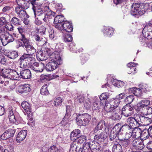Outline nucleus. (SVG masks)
<instances>
[{"instance_id":"obj_61","label":"nucleus","mask_w":152,"mask_h":152,"mask_svg":"<svg viewBox=\"0 0 152 152\" xmlns=\"http://www.w3.org/2000/svg\"><path fill=\"white\" fill-rule=\"evenodd\" d=\"M148 40V39H146L144 38L142 39V40L141 39L140 41L143 45L149 47L150 46L149 45Z\"/></svg>"},{"instance_id":"obj_45","label":"nucleus","mask_w":152,"mask_h":152,"mask_svg":"<svg viewBox=\"0 0 152 152\" xmlns=\"http://www.w3.org/2000/svg\"><path fill=\"white\" fill-rule=\"evenodd\" d=\"M130 89L135 96H139L141 94L142 92L140 88L134 87L130 88Z\"/></svg>"},{"instance_id":"obj_38","label":"nucleus","mask_w":152,"mask_h":152,"mask_svg":"<svg viewBox=\"0 0 152 152\" xmlns=\"http://www.w3.org/2000/svg\"><path fill=\"white\" fill-rule=\"evenodd\" d=\"M11 23L13 25L18 26L21 25V21L18 18L14 16L13 17L11 20Z\"/></svg>"},{"instance_id":"obj_44","label":"nucleus","mask_w":152,"mask_h":152,"mask_svg":"<svg viewBox=\"0 0 152 152\" xmlns=\"http://www.w3.org/2000/svg\"><path fill=\"white\" fill-rule=\"evenodd\" d=\"M152 118L149 117H145L143 116L142 124L145 125L150 124L152 121Z\"/></svg>"},{"instance_id":"obj_59","label":"nucleus","mask_w":152,"mask_h":152,"mask_svg":"<svg viewBox=\"0 0 152 152\" xmlns=\"http://www.w3.org/2000/svg\"><path fill=\"white\" fill-rule=\"evenodd\" d=\"M148 129H145L142 131H141V137L146 138L149 135Z\"/></svg>"},{"instance_id":"obj_48","label":"nucleus","mask_w":152,"mask_h":152,"mask_svg":"<svg viewBox=\"0 0 152 152\" xmlns=\"http://www.w3.org/2000/svg\"><path fill=\"white\" fill-rule=\"evenodd\" d=\"M46 28L44 26H42L39 28L37 29L38 34L42 35L45 34Z\"/></svg>"},{"instance_id":"obj_21","label":"nucleus","mask_w":152,"mask_h":152,"mask_svg":"<svg viewBox=\"0 0 152 152\" xmlns=\"http://www.w3.org/2000/svg\"><path fill=\"white\" fill-rule=\"evenodd\" d=\"M31 91L30 86L28 84H25L24 85H20L18 88V91L21 94L26 93Z\"/></svg>"},{"instance_id":"obj_14","label":"nucleus","mask_w":152,"mask_h":152,"mask_svg":"<svg viewBox=\"0 0 152 152\" xmlns=\"http://www.w3.org/2000/svg\"><path fill=\"white\" fill-rule=\"evenodd\" d=\"M63 15H58L54 18V22L55 24V27L58 29H61V26L63 23L65 21Z\"/></svg>"},{"instance_id":"obj_29","label":"nucleus","mask_w":152,"mask_h":152,"mask_svg":"<svg viewBox=\"0 0 152 152\" xmlns=\"http://www.w3.org/2000/svg\"><path fill=\"white\" fill-rule=\"evenodd\" d=\"M113 131L117 132L118 134H121L122 133V126L121 124H116L112 129Z\"/></svg>"},{"instance_id":"obj_11","label":"nucleus","mask_w":152,"mask_h":152,"mask_svg":"<svg viewBox=\"0 0 152 152\" xmlns=\"http://www.w3.org/2000/svg\"><path fill=\"white\" fill-rule=\"evenodd\" d=\"M16 129L14 127L10 128L6 130L1 135V138L3 140H6L14 136Z\"/></svg>"},{"instance_id":"obj_40","label":"nucleus","mask_w":152,"mask_h":152,"mask_svg":"<svg viewBox=\"0 0 152 152\" xmlns=\"http://www.w3.org/2000/svg\"><path fill=\"white\" fill-rule=\"evenodd\" d=\"M112 152H123L122 147L118 143L115 144L112 148Z\"/></svg>"},{"instance_id":"obj_19","label":"nucleus","mask_w":152,"mask_h":152,"mask_svg":"<svg viewBox=\"0 0 152 152\" xmlns=\"http://www.w3.org/2000/svg\"><path fill=\"white\" fill-rule=\"evenodd\" d=\"M77 142L81 145H82V147H83L84 145L85 146H87L89 147L90 149H93L91 146L88 143H86V137L85 135H83L77 137Z\"/></svg>"},{"instance_id":"obj_2","label":"nucleus","mask_w":152,"mask_h":152,"mask_svg":"<svg viewBox=\"0 0 152 152\" xmlns=\"http://www.w3.org/2000/svg\"><path fill=\"white\" fill-rule=\"evenodd\" d=\"M105 125V121L102 120L94 129L93 132L95 135L94 137L95 140L102 141L104 140L107 137V136L105 135L106 133L102 131V129Z\"/></svg>"},{"instance_id":"obj_18","label":"nucleus","mask_w":152,"mask_h":152,"mask_svg":"<svg viewBox=\"0 0 152 152\" xmlns=\"http://www.w3.org/2000/svg\"><path fill=\"white\" fill-rule=\"evenodd\" d=\"M150 104V101L147 100H142L138 103L136 107V110L137 111H142V109L147 107Z\"/></svg>"},{"instance_id":"obj_23","label":"nucleus","mask_w":152,"mask_h":152,"mask_svg":"<svg viewBox=\"0 0 152 152\" xmlns=\"http://www.w3.org/2000/svg\"><path fill=\"white\" fill-rule=\"evenodd\" d=\"M20 9H27L29 7V3L26 0H16Z\"/></svg>"},{"instance_id":"obj_64","label":"nucleus","mask_w":152,"mask_h":152,"mask_svg":"<svg viewBox=\"0 0 152 152\" xmlns=\"http://www.w3.org/2000/svg\"><path fill=\"white\" fill-rule=\"evenodd\" d=\"M43 53V51L42 49L41 51H39L38 54V56L40 57V59L41 60L42 59L44 60V58L46 57L45 54Z\"/></svg>"},{"instance_id":"obj_51","label":"nucleus","mask_w":152,"mask_h":152,"mask_svg":"<svg viewBox=\"0 0 152 152\" xmlns=\"http://www.w3.org/2000/svg\"><path fill=\"white\" fill-rule=\"evenodd\" d=\"M64 40L65 42H70L72 41V37L70 34H67L64 35Z\"/></svg>"},{"instance_id":"obj_27","label":"nucleus","mask_w":152,"mask_h":152,"mask_svg":"<svg viewBox=\"0 0 152 152\" xmlns=\"http://www.w3.org/2000/svg\"><path fill=\"white\" fill-rule=\"evenodd\" d=\"M23 108L27 114H31V111L30 104L27 102H23L21 104Z\"/></svg>"},{"instance_id":"obj_50","label":"nucleus","mask_w":152,"mask_h":152,"mask_svg":"<svg viewBox=\"0 0 152 152\" xmlns=\"http://www.w3.org/2000/svg\"><path fill=\"white\" fill-rule=\"evenodd\" d=\"M143 28L152 32V20L146 23Z\"/></svg>"},{"instance_id":"obj_34","label":"nucleus","mask_w":152,"mask_h":152,"mask_svg":"<svg viewBox=\"0 0 152 152\" xmlns=\"http://www.w3.org/2000/svg\"><path fill=\"white\" fill-rule=\"evenodd\" d=\"M133 133V137L135 138L136 137H138L141 136V129L138 127H134L132 129Z\"/></svg>"},{"instance_id":"obj_43","label":"nucleus","mask_w":152,"mask_h":152,"mask_svg":"<svg viewBox=\"0 0 152 152\" xmlns=\"http://www.w3.org/2000/svg\"><path fill=\"white\" fill-rule=\"evenodd\" d=\"M143 111L145 113H146V115H150L149 116L152 118V108L149 106L144 108L142 109V111Z\"/></svg>"},{"instance_id":"obj_42","label":"nucleus","mask_w":152,"mask_h":152,"mask_svg":"<svg viewBox=\"0 0 152 152\" xmlns=\"http://www.w3.org/2000/svg\"><path fill=\"white\" fill-rule=\"evenodd\" d=\"M48 86L47 84L44 85L40 89V92L41 94L43 95H48L49 94V92L47 89Z\"/></svg>"},{"instance_id":"obj_35","label":"nucleus","mask_w":152,"mask_h":152,"mask_svg":"<svg viewBox=\"0 0 152 152\" xmlns=\"http://www.w3.org/2000/svg\"><path fill=\"white\" fill-rule=\"evenodd\" d=\"M77 142H74L71 145L70 151H72L73 152H79L80 150H81V147H80L79 148L78 150H77V148H79V147L77 145Z\"/></svg>"},{"instance_id":"obj_54","label":"nucleus","mask_w":152,"mask_h":152,"mask_svg":"<svg viewBox=\"0 0 152 152\" xmlns=\"http://www.w3.org/2000/svg\"><path fill=\"white\" fill-rule=\"evenodd\" d=\"M62 102L61 98L59 97L55 99L53 102V104L54 106L57 107L60 105Z\"/></svg>"},{"instance_id":"obj_5","label":"nucleus","mask_w":152,"mask_h":152,"mask_svg":"<svg viewBox=\"0 0 152 152\" xmlns=\"http://www.w3.org/2000/svg\"><path fill=\"white\" fill-rule=\"evenodd\" d=\"M61 56L56 55L55 58H51V61L46 64L45 68L47 71H52L56 69L62 61Z\"/></svg>"},{"instance_id":"obj_20","label":"nucleus","mask_w":152,"mask_h":152,"mask_svg":"<svg viewBox=\"0 0 152 152\" xmlns=\"http://www.w3.org/2000/svg\"><path fill=\"white\" fill-rule=\"evenodd\" d=\"M20 77L23 79H29L31 77L30 70L28 69H22L20 73Z\"/></svg>"},{"instance_id":"obj_36","label":"nucleus","mask_w":152,"mask_h":152,"mask_svg":"<svg viewBox=\"0 0 152 152\" xmlns=\"http://www.w3.org/2000/svg\"><path fill=\"white\" fill-rule=\"evenodd\" d=\"M80 133V131L79 129H76L74 130L71 133L70 137L71 140H76L77 138H75V137H76Z\"/></svg>"},{"instance_id":"obj_56","label":"nucleus","mask_w":152,"mask_h":152,"mask_svg":"<svg viewBox=\"0 0 152 152\" xmlns=\"http://www.w3.org/2000/svg\"><path fill=\"white\" fill-rule=\"evenodd\" d=\"M29 1L33 6L32 9L33 11L36 10L37 8H38L40 7L39 6H41L40 5H39V6L38 5L37 3V2L36 0H29Z\"/></svg>"},{"instance_id":"obj_13","label":"nucleus","mask_w":152,"mask_h":152,"mask_svg":"<svg viewBox=\"0 0 152 152\" xmlns=\"http://www.w3.org/2000/svg\"><path fill=\"white\" fill-rule=\"evenodd\" d=\"M14 38L13 36L7 32L3 38L0 37V42H1L4 46L6 45L9 43L13 41Z\"/></svg>"},{"instance_id":"obj_58","label":"nucleus","mask_w":152,"mask_h":152,"mask_svg":"<svg viewBox=\"0 0 152 152\" xmlns=\"http://www.w3.org/2000/svg\"><path fill=\"white\" fill-rule=\"evenodd\" d=\"M45 16H47L54 14V13L49 9L48 6H45Z\"/></svg>"},{"instance_id":"obj_62","label":"nucleus","mask_w":152,"mask_h":152,"mask_svg":"<svg viewBox=\"0 0 152 152\" xmlns=\"http://www.w3.org/2000/svg\"><path fill=\"white\" fill-rule=\"evenodd\" d=\"M6 33L5 28L0 26V37L3 38Z\"/></svg>"},{"instance_id":"obj_24","label":"nucleus","mask_w":152,"mask_h":152,"mask_svg":"<svg viewBox=\"0 0 152 152\" xmlns=\"http://www.w3.org/2000/svg\"><path fill=\"white\" fill-rule=\"evenodd\" d=\"M15 12L19 17L21 18H28L29 16L28 15L26 11L20 9L19 7H16L15 9Z\"/></svg>"},{"instance_id":"obj_4","label":"nucleus","mask_w":152,"mask_h":152,"mask_svg":"<svg viewBox=\"0 0 152 152\" xmlns=\"http://www.w3.org/2000/svg\"><path fill=\"white\" fill-rule=\"evenodd\" d=\"M21 40L23 43L20 41L17 42V44L19 47L22 46L24 47V46L28 53L32 54L36 52V49L31 45L29 41V39L26 38L25 35H22V37H21Z\"/></svg>"},{"instance_id":"obj_12","label":"nucleus","mask_w":152,"mask_h":152,"mask_svg":"<svg viewBox=\"0 0 152 152\" xmlns=\"http://www.w3.org/2000/svg\"><path fill=\"white\" fill-rule=\"evenodd\" d=\"M133 108L129 104H127L124 106L122 109V113L126 117H128L131 115L133 113Z\"/></svg>"},{"instance_id":"obj_22","label":"nucleus","mask_w":152,"mask_h":152,"mask_svg":"<svg viewBox=\"0 0 152 152\" xmlns=\"http://www.w3.org/2000/svg\"><path fill=\"white\" fill-rule=\"evenodd\" d=\"M71 111L70 107L69 105L66 106V114L63 120L61 121V124L65 125L68 122V118L70 116V113Z\"/></svg>"},{"instance_id":"obj_1","label":"nucleus","mask_w":152,"mask_h":152,"mask_svg":"<svg viewBox=\"0 0 152 152\" xmlns=\"http://www.w3.org/2000/svg\"><path fill=\"white\" fill-rule=\"evenodd\" d=\"M120 101L119 100L113 99L110 102L105 103L104 109L107 113H111V115L110 118L113 120H117L121 118L120 111L121 109L118 105Z\"/></svg>"},{"instance_id":"obj_53","label":"nucleus","mask_w":152,"mask_h":152,"mask_svg":"<svg viewBox=\"0 0 152 152\" xmlns=\"http://www.w3.org/2000/svg\"><path fill=\"white\" fill-rule=\"evenodd\" d=\"M134 96L132 95H130L127 96L124 99V102L130 104L134 100Z\"/></svg>"},{"instance_id":"obj_7","label":"nucleus","mask_w":152,"mask_h":152,"mask_svg":"<svg viewBox=\"0 0 152 152\" xmlns=\"http://www.w3.org/2000/svg\"><path fill=\"white\" fill-rule=\"evenodd\" d=\"M75 102L77 103L83 105L85 108L87 109L91 107V102L90 99L88 97H85L83 95H80L75 98Z\"/></svg>"},{"instance_id":"obj_57","label":"nucleus","mask_w":152,"mask_h":152,"mask_svg":"<svg viewBox=\"0 0 152 152\" xmlns=\"http://www.w3.org/2000/svg\"><path fill=\"white\" fill-rule=\"evenodd\" d=\"M49 152H63L62 151H61L58 149L55 145H53L49 148Z\"/></svg>"},{"instance_id":"obj_6","label":"nucleus","mask_w":152,"mask_h":152,"mask_svg":"<svg viewBox=\"0 0 152 152\" xmlns=\"http://www.w3.org/2000/svg\"><path fill=\"white\" fill-rule=\"evenodd\" d=\"M91 119V116L88 113L80 114L76 118L77 124L80 126H86Z\"/></svg>"},{"instance_id":"obj_63","label":"nucleus","mask_w":152,"mask_h":152,"mask_svg":"<svg viewBox=\"0 0 152 152\" xmlns=\"http://www.w3.org/2000/svg\"><path fill=\"white\" fill-rule=\"evenodd\" d=\"M12 23H8L5 26V28H6L9 31H11L14 29V26Z\"/></svg>"},{"instance_id":"obj_8","label":"nucleus","mask_w":152,"mask_h":152,"mask_svg":"<svg viewBox=\"0 0 152 152\" xmlns=\"http://www.w3.org/2000/svg\"><path fill=\"white\" fill-rule=\"evenodd\" d=\"M38 8H37L36 10L33 11L35 17H37V18H39L40 20H42L44 21H46L45 6L41 5Z\"/></svg>"},{"instance_id":"obj_30","label":"nucleus","mask_w":152,"mask_h":152,"mask_svg":"<svg viewBox=\"0 0 152 152\" xmlns=\"http://www.w3.org/2000/svg\"><path fill=\"white\" fill-rule=\"evenodd\" d=\"M127 122L129 124L130 126L133 127V128H134V127L137 126L134 117H130L128 118L126 120Z\"/></svg>"},{"instance_id":"obj_60","label":"nucleus","mask_w":152,"mask_h":152,"mask_svg":"<svg viewBox=\"0 0 152 152\" xmlns=\"http://www.w3.org/2000/svg\"><path fill=\"white\" fill-rule=\"evenodd\" d=\"M7 62V59L0 52V63L2 64H5Z\"/></svg>"},{"instance_id":"obj_28","label":"nucleus","mask_w":152,"mask_h":152,"mask_svg":"<svg viewBox=\"0 0 152 152\" xmlns=\"http://www.w3.org/2000/svg\"><path fill=\"white\" fill-rule=\"evenodd\" d=\"M142 34L144 38L147 39H151V44H150L151 45H152V32L148 31L143 28L142 31Z\"/></svg>"},{"instance_id":"obj_55","label":"nucleus","mask_w":152,"mask_h":152,"mask_svg":"<svg viewBox=\"0 0 152 152\" xmlns=\"http://www.w3.org/2000/svg\"><path fill=\"white\" fill-rule=\"evenodd\" d=\"M113 84L117 87H121L124 86V82L120 80H115L114 81Z\"/></svg>"},{"instance_id":"obj_9","label":"nucleus","mask_w":152,"mask_h":152,"mask_svg":"<svg viewBox=\"0 0 152 152\" xmlns=\"http://www.w3.org/2000/svg\"><path fill=\"white\" fill-rule=\"evenodd\" d=\"M132 144L133 146L131 152H140L139 151L143 149L144 146L142 140L137 139L133 140Z\"/></svg>"},{"instance_id":"obj_46","label":"nucleus","mask_w":152,"mask_h":152,"mask_svg":"<svg viewBox=\"0 0 152 152\" xmlns=\"http://www.w3.org/2000/svg\"><path fill=\"white\" fill-rule=\"evenodd\" d=\"M142 117L143 116L137 115L134 117L138 127L142 125Z\"/></svg>"},{"instance_id":"obj_41","label":"nucleus","mask_w":152,"mask_h":152,"mask_svg":"<svg viewBox=\"0 0 152 152\" xmlns=\"http://www.w3.org/2000/svg\"><path fill=\"white\" fill-rule=\"evenodd\" d=\"M107 98V96L106 94L103 93L99 97V99L100 100V105H103L104 103L105 104V103L107 102H106V100ZM111 100H110L111 101Z\"/></svg>"},{"instance_id":"obj_33","label":"nucleus","mask_w":152,"mask_h":152,"mask_svg":"<svg viewBox=\"0 0 152 152\" xmlns=\"http://www.w3.org/2000/svg\"><path fill=\"white\" fill-rule=\"evenodd\" d=\"M104 36L110 37L113 35V28L110 27H106L104 31Z\"/></svg>"},{"instance_id":"obj_25","label":"nucleus","mask_w":152,"mask_h":152,"mask_svg":"<svg viewBox=\"0 0 152 152\" xmlns=\"http://www.w3.org/2000/svg\"><path fill=\"white\" fill-rule=\"evenodd\" d=\"M119 142H118V144H119L123 148H128L130 144V141L128 139H121L118 137Z\"/></svg>"},{"instance_id":"obj_31","label":"nucleus","mask_w":152,"mask_h":152,"mask_svg":"<svg viewBox=\"0 0 152 152\" xmlns=\"http://www.w3.org/2000/svg\"><path fill=\"white\" fill-rule=\"evenodd\" d=\"M6 56L10 59H14L18 56V54L17 51L13 50L8 52Z\"/></svg>"},{"instance_id":"obj_49","label":"nucleus","mask_w":152,"mask_h":152,"mask_svg":"<svg viewBox=\"0 0 152 152\" xmlns=\"http://www.w3.org/2000/svg\"><path fill=\"white\" fill-rule=\"evenodd\" d=\"M118 134H119L117 133V132H115L111 130L109 135L110 140L111 141H113L117 137H119V136H118Z\"/></svg>"},{"instance_id":"obj_32","label":"nucleus","mask_w":152,"mask_h":152,"mask_svg":"<svg viewBox=\"0 0 152 152\" xmlns=\"http://www.w3.org/2000/svg\"><path fill=\"white\" fill-rule=\"evenodd\" d=\"M11 78L15 80H19L20 79V77L19 74L15 70L12 69L10 73Z\"/></svg>"},{"instance_id":"obj_37","label":"nucleus","mask_w":152,"mask_h":152,"mask_svg":"<svg viewBox=\"0 0 152 152\" xmlns=\"http://www.w3.org/2000/svg\"><path fill=\"white\" fill-rule=\"evenodd\" d=\"M133 129V127L130 126L126 124H125L122 125V132H132V129Z\"/></svg>"},{"instance_id":"obj_10","label":"nucleus","mask_w":152,"mask_h":152,"mask_svg":"<svg viewBox=\"0 0 152 152\" xmlns=\"http://www.w3.org/2000/svg\"><path fill=\"white\" fill-rule=\"evenodd\" d=\"M42 50L43 51V53L45 54L46 58L50 57V58H55L56 55H62V53L61 51L57 50L52 52L51 50L48 48H43Z\"/></svg>"},{"instance_id":"obj_16","label":"nucleus","mask_w":152,"mask_h":152,"mask_svg":"<svg viewBox=\"0 0 152 152\" xmlns=\"http://www.w3.org/2000/svg\"><path fill=\"white\" fill-rule=\"evenodd\" d=\"M34 37L36 44L39 46H42L46 43L47 39L45 37L38 34H35Z\"/></svg>"},{"instance_id":"obj_52","label":"nucleus","mask_w":152,"mask_h":152,"mask_svg":"<svg viewBox=\"0 0 152 152\" xmlns=\"http://www.w3.org/2000/svg\"><path fill=\"white\" fill-rule=\"evenodd\" d=\"M20 61V67L22 68H25L27 67L29 65L27 63L20 58L18 60Z\"/></svg>"},{"instance_id":"obj_47","label":"nucleus","mask_w":152,"mask_h":152,"mask_svg":"<svg viewBox=\"0 0 152 152\" xmlns=\"http://www.w3.org/2000/svg\"><path fill=\"white\" fill-rule=\"evenodd\" d=\"M28 53V57L27 58L28 63L29 65H30L35 61V58L32 56V55L34 53L32 54L30 53Z\"/></svg>"},{"instance_id":"obj_15","label":"nucleus","mask_w":152,"mask_h":152,"mask_svg":"<svg viewBox=\"0 0 152 152\" xmlns=\"http://www.w3.org/2000/svg\"><path fill=\"white\" fill-rule=\"evenodd\" d=\"M45 66V64L44 63H39L34 62L31 65L30 68L36 72H41L43 71Z\"/></svg>"},{"instance_id":"obj_39","label":"nucleus","mask_w":152,"mask_h":152,"mask_svg":"<svg viewBox=\"0 0 152 152\" xmlns=\"http://www.w3.org/2000/svg\"><path fill=\"white\" fill-rule=\"evenodd\" d=\"M1 70L2 72V76L4 78L10 77L11 72L12 71V69H2Z\"/></svg>"},{"instance_id":"obj_17","label":"nucleus","mask_w":152,"mask_h":152,"mask_svg":"<svg viewBox=\"0 0 152 152\" xmlns=\"http://www.w3.org/2000/svg\"><path fill=\"white\" fill-rule=\"evenodd\" d=\"M61 29H58L61 31L64 30L68 32H70L73 31L72 23L67 20L65 21L63 23L61 26Z\"/></svg>"},{"instance_id":"obj_26","label":"nucleus","mask_w":152,"mask_h":152,"mask_svg":"<svg viewBox=\"0 0 152 152\" xmlns=\"http://www.w3.org/2000/svg\"><path fill=\"white\" fill-rule=\"evenodd\" d=\"M27 134V131L23 130L19 132L17 135L16 140L18 142H21L26 138Z\"/></svg>"},{"instance_id":"obj_3","label":"nucleus","mask_w":152,"mask_h":152,"mask_svg":"<svg viewBox=\"0 0 152 152\" xmlns=\"http://www.w3.org/2000/svg\"><path fill=\"white\" fill-rule=\"evenodd\" d=\"M147 9L143 4L134 3L131 7L130 13L133 16L141 15L145 13Z\"/></svg>"}]
</instances>
